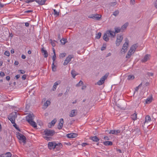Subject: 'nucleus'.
Returning <instances> with one entry per match:
<instances>
[{"label": "nucleus", "instance_id": "f257e3e1", "mask_svg": "<svg viewBox=\"0 0 157 157\" xmlns=\"http://www.w3.org/2000/svg\"><path fill=\"white\" fill-rule=\"evenodd\" d=\"M44 137L45 139L48 141L50 140L51 138L47 136H51L54 135L55 133V132L53 130H50L46 129L44 132Z\"/></svg>", "mask_w": 157, "mask_h": 157}, {"label": "nucleus", "instance_id": "f03ea898", "mask_svg": "<svg viewBox=\"0 0 157 157\" xmlns=\"http://www.w3.org/2000/svg\"><path fill=\"white\" fill-rule=\"evenodd\" d=\"M34 116L33 114H30L26 117V121L33 127L36 128L37 127L35 122L33 121Z\"/></svg>", "mask_w": 157, "mask_h": 157}, {"label": "nucleus", "instance_id": "7ed1b4c3", "mask_svg": "<svg viewBox=\"0 0 157 157\" xmlns=\"http://www.w3.org/2000/svg\"><path fill=\"white\" fill-rule=\"evenodd\" d=\"M137 47L138 45L136 44H135L132 46L126 56V58L127 59H129L131 56L135 53Z\"/></svg>", "mask_w": 157, "mask_h": 157}, {"label": "nucleus", "instance_id": "20e7f679", "mask_svg": "<svg viewBox=\"0 0 157 157\" xmlns=\"http://www.w3.org/2000/svg\"><path fill=\"white\" fill-rule=\"evenodd\" d=\"M125 42L123 44L122 48L121 49L120 52L121 54H124L127 51V48L129 45V41L126 38L125 40Z\"/></svg>", "mask_w": 157, "mask_h": 157}, {"label": "nucleus", "instance_id": "39448f33", "mask_svg": "<svg viewBox=\"0 0 157 157\" xmlns=\"http://www.w3.org/2000/svg\"><path fill=\"white\" fill-rule=\"evenodd\" d=\"M17 112H14L11 113L8 117V119L11 121L12 123H14L15 120L17 118Z\"/></svg>", "mask_w": 157, "mask_h": 157}, {"label": "nucleus", "instance_id": "423d86ee", "mask_svg": "<svg viewBox=\"0 0 157 157\" xmlns=\"http://www.w3.org/2000/svg\"><path fill=\"white\" fill-rule=\"evenodd\" d=\"M17 137L22 142L25 143L26 142V138L23 135L18 132L17 134Z\"/></svg>", "mask_w": 157, "mask_h": 157}, {"label": "nucleus", "instance_id": "0eeeda50", "mask_svg": "<svg viewBox=\"0 0 157 157\" xmlns=\"http://www.w3.org/2000/svg\"><path fill=\"white\" fill-rule=\"evenodd\" d=\"M123 38L122 36L121 35L118 34L117 36V39L116 41V44L117 46H118L120 45Z\"/></svg>", "mask_w": 157, "mask_h": 157}, {"label": "nucleus", "instance_id": "6e6552de", "mask_svg": "<svg viewBox=\"0 0 157 157\" xmlns=\"http://www.w3.org/2000/svg\"><path fill=\"white\" fill-rule=\"evenodd\" d=\"M108 76V75L106 74L104 76H102L98 82L97 84L98 85L100 86L102 85L104 82L105 80L107 78Z\"/></svg>", "mask_w": 157, "mask_h": 157}, {"label": "nucleus", "instance_id": "1a4fd4ad", "mask_svg": "<svg viewBox=\"0 0 157 157\" xmlns=\"http://www.w3.org/2000/svg\"><path fill=\"white\" fill-rule=\"evenodd\" d=\"M74 58V56L72 55H69L63 63L64 66L67 65L69 63L71 60L72 58Z\"/></svg>", "mask_w": 157, "mask_h": 157}, {"label": "nucleus", "instance_id": "9d476101", "mask_svg": "<svg viewBox=\"0 0 157 157\" xmlns=\"http://www.w3.org/2000/svg\"><path fill=\"white\" fill-rule=\"evenodd\" d=\"M59 145L55 142H49L48 143V147L49 149H54Z\"/></svg>", "mask_w": 157, "mask_h": 157}, {"label": "nucleus", "instance_id": "9b49d317", "mask_svg": "<svg viewBox=\"0 0 157 157\" xmlns=\"http://www.w3.org/2000/svg\"><path fill=\"white\" fill-rule=\"evenodd\" d=\"M101 17V15L98 14H92L89 16V17L97 20H99Z\"/></svg>", "mask_w": 157, "mask_h": 157}, {"label": "nucleus", "instance_id": "f8f14e48", "mask_svg": "<svg viewBox=\"0 0 157 157\" xmlns=\"http://www.w3.org/2000/svg\"><path fill=\"white\" fill-rule=\"evenodd\" d=\"M78 113L77 110L76 109L72 110L70 113L69 116L71 117H73L76 116Z\"/></svg>", "mask_w": 157, "mask_h": 157}, {"label": "nucleus", "instance_id": "ddd939ff", "mask_svg": "<svg viewBox=\"0 0 157 157\" xmlns=\"http://www.w3.org/2000/svg\"><path fill=\"white\" fill-rule=\"evenodd\" d=\"M64 121L63 119V118H61L60 119L59 123L58 126V128L59 129H61L62 128L63 126Z\"/></svg>", "mask_w": 157, "mask_h": 157}, {"label": "nucleus", "instance_id": "4468645a", "mask_svg": "<svg viewBox=\"0 0 157 157\" xmlns=\"http://www.w3.org/2000/svg\"><path fill=\"white\" fill-rule=\"evenodd\" d=\"M121 132V131L119 130H112L110 131L109 133L110 134L117 135V134L120 133Z\"/></svg>", "mask_w": 157, "mask_h": 157}, {"label": "nucleus", "instance_id": "2eb2a0df", "mask_svg": "<svg viewBox=\"0 0 157 157\" xmlns=\"http://www.w3.org/2000/svg\"><path fill=\"white\" fill-rule=\"evenodd\" d=\"M77 136V134L75 133H71L68 134L67 135V136L70 138H72L76 137Z\"/></svg>", "mask_w": 157, "mask_h": 157}, {"label": "nucleus", "instance_id": "dca6fc26", "mask_svg": "<svg viewBox=\"0 0 157 157\" xmlns=\"http://www.w3.org/2000/svg\"><path fill=\"white\" fill-rule=\"evenodd\" d=\"M12 156V154L10 152H6L5 154H2L0 155L1 157H11Z\"/></svg>", "mask_w": 157, "mask_h": 157}, {"label": "nucleus", "instance_id": "f3484780", "mask_svg": "<svg viewBox=\"0 0 157 157\" xmlns=\"http://www.w3.org/2000/svg\"><path fill=\"white\" fill-rule=\"evenodd\" d=\"M107 32H108L111 38H113L115 37L116 34L114 32L111 30H108L107 31Z\"/></svg>", "mask_w": 157, "mask_h": 157}, {"label": "nucleus", "instance_id": "a211bd4d", "mask_svg": "<svg viewBox=\"0 0 157 157\" xmlns=\"http://www.w3.org/2000/svg\"><path fill=\"white\" fill-rule=\"evenodd\" d=\"M51 102L50 101L47 100L45 102L43 105V108L45 109L50 104Z\"/></svg>", "mask_w": 157, "mask_h": 157}, {"label": "nucleus", "instance_id": "6ab92c4d", "mask_svg": "<svg viewBox=\"0 0 157 157\" xmlns=\"http://www.w3.org/2000/svg\"><path fill=\"white\" fill-rule=\"evenodd\" d=\"M150 55H146L145 56L144 58L142 60L143 62H146L149 59Z\"/></svg>", "mask_w": 157, "mask_h": 157}, {"label": "nucleus", "instance_id": "aec40b11", "mask_svg": "<svg viewBox=\"0 0 157 157\" xmlns=\"http://www.w3.org/2000/svg\"><path fill=\"white\" fill-rule=\"evenodd\" d=\"M60 84V82L59 81H57L56 82L54 83L53 86V90L55 91L56 90L57 86Z\"/></svg>", "mask_w": 157, "mask_h": 157}, {"label": "nucleus", "instance_id": "412c9836", "mask_svg": "<svg viewBox=\"0 0 157 157\" xmlns=\"http://www.w3.org/2000/svg\"><path fill=\"white\" fill-rule=\"evenodd\" d=\"M90 139L94 141H95L96 142H98L99 140V139L96 136L90 137Z\"/></svg>", "mask_w": 157, "mask_h": 157}, {"label": "nucleus", "instance_id": "4be33fe9", "mask_svg": "<svg viewBox=\"0 0 157 157\" xmlns=\"http://www.w3.org/2000/svg\"><path fill=\"white\" fill-rule=\"evenodd\" d=\"M41 52L44 56V57L47 58L48 56V53L47 52L46 50L42 48L41 49Z\"/></svg>", "mask_w": 157, "mask_h": 157}, {"label": "nucleus", "instance_id": "5701e85b", "mask_svg": "<svg viewBox=\"0 0 157 157\" xmlns=\"http://www.w3.org/2000/svg\"><path fill=\"white\" fill-rule=\"evenodd\" d=\"M151 121V117L150 116L147 115L145 117V120L144 123H148Z\"/></svg>", "mask_w": 157, "mask_h": 157}, {"label": "nucleus", "instance_id": "b1692460", "mask_svg": "<svg viewBox=\"0 0 157 157\" xmlns=\"http://www.w3.org/2000/svg\"><path fill=\"white\" fill-rule=\"evenodd\" d=\"M47 0H36V2L40 5L44 4Z\"/></svg>", "mask_w": 157, "mask_h": 157}, {"label": "nucleus", "instance_id": "393cba45", "mask_svg": "<svg viewBox=\"0 0 157 157\" xmlns=\"http://www.w3.org/2000/svg\"><path fill=\"white\" fill-rule=\"evenodd\" d=\"M104 144L105 145H112V142L110 141H107L103 142Z\"/></svg>", "mask_w": 157, "mask_h": 157}, {"label": "nucleus", "instance_id": "a878e982", "mask_svg": "<svg viewBox=\"0 0 157 157\" xmlns=\"http://www.w3.org/2000/svg\"><path fill=\"white\" fill-rule=\"evenodd\" d=\"M152 97L147 98L146 100L145 103L146 104H149L152 101Z\"/></svg>", "mask_w": 157, "mask_h": 157}, {"label": "nucleus", "instance_id": "bb28decb", "mask_svg": "<svg viewBox=\"0 0 157 157\" xmlns=\"http://www.w3.org/2000/svg\"><path fill=\"white\" fill-rule=\"evenodd\" d=\"M71 74L72 75V77L73 78H75V77L77 75L76 71L74 70H72L71 72Z\"/></svg>", "mask_w": 157, "mask_h": 157}, {"label": "nucleus", "instance_id": "cd10ccee", "mask_svg": "<svg viewBox=\"0 0 157 157\" xmlns=\"http://www.w3.org/2000/svg\"><path fill=\"white\" fill-rule=\"evenodd\" d=\"M53 52L54 53V55L52 57V60L53 61V62L54 63L55 59H56V53H55V51L54 49V48H53Z\"/></svg>", "mask_w": 157, "mask_h": 157}, {"label": "nucleus", "instance_id": "c85d7f7f", "mask_svg": "<svg viewBox=\"0 0 157 157\" xmlns=\"http://www.w3.org/2000/svg\"><path fill=\"white\" fill-rule=\"evenodd\" d=\"M103 39L104 40L106 41H108L109 40V38L105 33L104 34V35L103 36Z\"/></svg>", "mask_w": 157, "mask_h": 157}, {"label": "nucleus", "instance_id": "c756f323", "mask_svg": "<svg viewBox=\"0 0 157 157\" xmlns=\"http://www.w3.org/2000/svg\"><path fill=\"white\" fill-rule=\"evenodd\" d=\"M131 118L133 120H136L137 118V114L135 113L132 114L131 116Z\"/></svg>", "mask_w": 157, "mask_h": 157}, {"label": "nucleus", "instance_id": "7c9ffc66", "mask_svg": "<svg viewBox=\"0 0 157 157\" xmlns=\"http://www.w3.org/2000/svg\"><path fill=\"white\" fill-rule=\"evenodd\" d=\"M135 78L134 76L133 75H130L128 76L127 79L128 80L133 79Z\"/></svg>", "mask_w": 157, "mask_h": 157}, {"label": "nucleus", "instance_id": "2f4dec72", "mask_svg": "<svg viewBox=\"0 0 157 157\" xmlns=\"http://www.w3.org/2000/svg\"><path fill=\"white\" fill-rule=\"evenodd\" d=\"M54 62H53L52 64V70L53 71H56V67L54 65Z\"/></svg>", "mask_w": 157, "mask_h": 157}, {"label": "nucleus", "instance_id": "473e14b6", "mask_svg": "<svg viewBox=\"0 0 157 157\" xmlns=\"http://www.w3.org/2000/svg\"><path fill=\"white\" fill-rule=\"evenodd\" d=\"M61 43L63 44H64L67 42V40L64 38H62L60 40Z\"/></svg>", "mask_w": 157, "mask_h": 157}, {"label": "nucleus", "instance_id": "72a5a7b5", "mask_svg": "<svg viewBox=\"0 0 157 157\" xmlns=\"http://www.w3.org/2000/svg\"><path fill=\"white\" fill-rule=\"evenodd\" d=\"M53 11L54 12V15L56 16H57L59 15V12H58L55 9H53Z\"/></svg>", "mask_w": 157, "mask_h": 157}, {"label": "nucleus", "instance_id": "f704fd0d", "mask_svg": "<svg viewBox=\"0 0 157 157\" xmlns=\"http://www.w3.org/2000/svg\"><path fill=\"white\" fill-rule=\"evenodd\" d=\"M128 25V23H125L121 27V29L123 30H124L125 29L127 26Z\"/></svg>", "mask_w": 157, "mask_h": 157}, {"label": "nucleus", "instance_id": "c9c22d12", "mask_svg": "<svg viewBox=\"0 0 157 157\" xmlns=\"http://www.w3.org/2000/svg\"><path fill=\"white\" fill-rule=\"evenodd\" d=\"M66 54L65 53H61L59 55V57L60 58H62L65 56H66Z\"/></svg>", "mask_w": 157, "mask_h": 157}, {"label": "nucleus", "instance_id": "e433bc0d", "mask_svg": "<svg viewBox=\"0 0 157 157\" xmlns=\"http://www.w3.org/2000/svg\"><path fill=\"white\" fill-rule=\"evenodd\" d=\"M115 33H118L120 32L121 30L120 28L119 27L116 28H115Z\"/></svg>", "mask_w": 157, "mask_h": 157}, {"label": "nucleus", "instance_id": "4c0bfd02", "mask_svg": "<svg viewBox=\"0 0 157 157\" xmlns=\"http://www.w3.org/2000/svg\"><path fill=\"white\" fill-rule=\"evenodd\" d=\"M50 41L51 44L53 47H54L56 46V41L54 40L53 41L52 40H50Z\"/></svg>", "mask_w": 157, "mask_h": 157}, {"label": "nucleus", "instance_id": "58836bf2", "mask_svg": "<svg viewBox=\"0 0 157 157\" xmlns=\"http://www.w3.org/2000/svg\"><path fill=\"white\" fill-rule=\"evenodd\" d=\"M119 13V11L118 10H117L114 11L113 13V15L116 17L117 16Z\"/></svg>", "mask_w": 157, "mask_h": 157}, {"label": "nucleus", "instance_id": "ea45409f", "mask_svg": "<svg viewBox=\"0 0 157 157\" xmlns=\"http://www.w3.org/2000/svg\"><path fill=\"white\" fill-rule=\"evenodd\" d=\"M83 84V82L82 81L80 80V81L76 85V86H80L82 85Z\"/></svg>", "mask_w": 157, "mask_h": 157}, {"label": "nucleus", "instance_id": "a19ab883", "mask_svg": "<svg viewBox=\"0 0 157 157\" xmlns=\"http://www.w3.org/2000/svg\"><path fill=\"white\" fill-rule=\"evenodd\" d=\"M101 33H98V34H96V38L97 39H99L101 36Z\"/></svg>", "mask_w": 157, "mask_h": 157}, {"label": "nucleus", "instance_id": "79ce46f5", "mask_svg": "<svg viewBox=\"0 0 157 157\" xmlns=\"http://www.w3.org/2000/svg\"><path fill=\"white\" fill-rule=\"evenodd\" d=\"M57 120L56 119H54L51 122L50 124H52V125H54L55 124Z\"/></svg>", "mask_w": 157, "mask_h": 157}, {"label": "nucleus", "instance_id": "37998d69", "mask_svg": "<svg viewBox=\"0 0 157 157\" xmlns=\"http://www.w3.org/2000/svg\"><path fill=\"white\" fill-rule=\"evenodd\" d=\"M36 0H26L25 2L26 3H28L30 2H33L34 1H35L36 2Z\"/></svg>", "mask_w": 157, "mask_h": 157}, {"label": "nucleus", "instance_id": "c03bdc74", "mask_svg": "<svg viewBox=\"0 0 157 157\" xmlns=\"http://www.w3.org/2000/svg\"><path fill=\"white\" fill-rule=\"evenodd\" d=\"M117 4L116 2H111L110 3V5L111 6H115Z\"/></svg>", "mask_w": 157, "mask_h": 157}, {"label": "nucleus", "instance_id": "a18cd8bd", "mask_svg": "<svg viewBox=\"0 0 157 157\" xmlns=\"http://www.w3.org/2000/svg\"><path fill=\"white\" fill-rule=\"evenodd\" d=\"M142 85V83H141L138 86L136 87L135 89V91H137L139 89V87H140Z\"/></svg>", "mask_w": 157, "mask_h": 157}, {"label": "nucleus", "instance_id": "49530a36", "mask_svg": "<svg viewBox=\"0 0 157 157\" xmlns=\"http://www.w3.org/2000/svg\"><path fill=\"white\" fill-rule=\"evenodd\" d=\"M106 48V45L105 44H104L103 46L101 48V51H103Z\"/></svg>", "mask_w": 157, "mask_h": 157}, {"label": "nucleus", "instance_id": "de8ad7c7", "mask_svg": "<svg viewBox=\"0 0 157 157\" xmlns=\"http://www.w3.org/2000/svg\"><path fill=\"white\" fill-rule=\"evenodd\" d=\"M4 54L7 56H9L10 55V53L8 51H6L4 53Z\"/></svg>", "mask_w": 157, "mask_h": 157}, {"label": "nucleus", "instance_id": "09e8293b", "mask_svg": "<svg viewBox=\"0 0 157 157\" xmlns=\"http://www.w3.org/2000/svg\"><path fill=\"white\" fill-rule=\"evenodd\" d=\"M135 0H130V4L132 5H134L135 4Z\"/></svg>", "mask_w": 157, "mask_h": 157}, {"label": "nucleus", "instance_id": "8fccbe9b", "mask_svg": "<svg viewBox=\"0 0 157 157\" xmlns=\"http://www.w3.org/2000/svg\"><path fill=\"white\" fill-rule=\"evenodd\" d=\"M26 77H27L26 75H24L22 77V79L23 80H24L26 79Z\"/></svg>", "mask_w": 157, "mask_h": 157}, {"label": "nucleus", "instance_id": "3c124183", "mask_svg": "<svg viewBox=\"0 0 157 157\" xmlns=\"http://www.w3.org/2000/svg\"><path fill=\"white\" fill-rule=\"evenodd\" d=\"M18 71H19L22 74L25 73V71L22 70H19Z\"/></svg>", "mask_w": 157, "mask_h": 157}, {"label": "nucleus", "instance_id": "603ef678", "mask_svg": "<svg viewBox=\"0 0 157 157\" xmlns=\"http://www.w3.org/2000/svg\"><path fill=\"white\" fill-rule=\"evenodd\" d=\"M13 124H14L13 125V126H14V127L16 128L17 129V130H18V131H20L19 128L17 127V125H16V124H15V123H13Z\"/></svg>", "mask_w": 157, "mask_h": 157}, {"label": "nucleus", "instance_id": "864d4df0", "mask_svg": "<svg viewBox=\"0 0 157 157\" xmlns=\"http://www.w3.org/2000/svg\"><path fill=\"white\" fill-rule=\"evenodd\" d=\"M0 76L1 77H4L5 76V74L3 72H1L0 73Z\"/></svg>", "mask_w": 157, "mask_h": 157}, {"label": "nucleus", "instance_id": "5fc2aeb1", "mask_svg": "<svg viewBox=\"0 0 157 157\" xmlns=\"http://www.w3.org/2000/svg\"><path fill=\"white\" fill-rule=\"evenodd\" d=\"M87 144H88L87 143H83L82 144V147H85V146L87 145Z\"/></svg>", "mask_w": 157, "mask_h": 157}, {"label": "nucleus", "instance_id": "6e6d98bb", "mask_svg": "<svg viewBox=\"0 0 157 157\" xmlns=\"http://www.w3.org/2000/svg\"><path fill=\"white\" fill-rule=\"evenodd\" d=\"M105 34H106V36L108 37L109 38V37H110L109 34V33L108 32H107V31H106Z\"/></svg>", "mask_w": 157, "mask_h": 157}, {"label": "nucleus", "instance_id": "4d7b16f0", "mask_svg": "<svg viewBox=\"0 0 157 157\" xmlns=\"http://www.w3.org/2000/svg\"><path fill=\"white\" fill-rule=\"evenodd\" d=\"M20 75H17L15 76V78L17 79H18V78H20Z\"/></svg>", "mask_w": 157, "mask_h": 157}, {"label": "nucleus", "instance_id": "13d9d810", "mask_svg": "<svg viewBox=\"0 0 157 157\" xmlns=\"http://www.w3.org/2000/svg\"><path fill=\"white\" fill-rule=\"evenodd\" d=\"M25 25L26 27H28L29 25V23L28 22H26L25 23Z\"/></svg>", "mask_w": 157, "mask_h": 157}, {"label": "nucleus", "instance_id": "bf43d9fd", "mask_svg": "<svg viewBox=\"0 0 157 157\" xmlns=\"http://www.w3.org/2000/svg\"><path fill=\"white\" fill-rule=\"evenodd\" d=\"M104 139L105 140H109V138L108 136H105L104 137Z\"/></svg>", "mask_w": 157, "mask_h": 157}, {"label": "nucleus", "instance_id": "052dcab7", "mask_svg": "<svg viewBox=\"0 0 157 157\" xmlns=\"http://www.w3.org/2000/svg\"><path fill=\"white\" fill-rule=\"evenodd\" d=\"M6 79L7 80L9 81L10 80V77L9 76H7L6 77Z\"/></svg>", "mask_w": 157, "mask_h": 157}, {"label": "nucleus", "instance_id": "680f3d73", "mask_svg": "<svg viewBox=\"0 0 157 157\" xmlns=\"http://www.w3.org/2000/svg\"><path fill=\"white\" fill-rule=\"evenodd\" d=\"M14 64L16 65H17L18 64H19V63L18 62V61H15L14 62Z\"/></svg>", "mask_w": 157, "mask_h": 157}, {"label": "nucleus", "instance_id": "e2e57ef3", "mask_svg": "<svg viewBox=\"0 0 157 157\" xmlns=\"http://www.w3.org/2000/svg\"><path fill=\"white\" fill-rule=\"evenodd\" d=\"M155 6L156 8H157V0L155 2Z\"/></svg>", "mask_w": 157, "mask_h": 157}, {"label": "nucleus", "instance_id": "0e129e2a", "mask_svg": "<svg viewBox=\"0 0 157 157\" xmlns=\"http://www.w3.org/2000/svg\"><path fill=\"white\" fill-rule=\"evenodd\" d=\"M4 5L2 4L0 2V9L4 6Z\"/></svg>", "mask_w": 157, "mask_h": 157}, {"label": "nucleus", "instance_id": "69168bd1", "mask_svg": "<svg viewBox=\"0 0 157 157\" xmlns=\"http://www.w3.org/2000/svg\"><path fill=\"white\" fill-rule=\"evenodd\" d=\"M21 58L23 59H25L26 58V56L25 55H23L21 56Z\"/></svg>", "mask_w": 157, "mask_h": 157}, {"label": "nucleus", "instance_id": "338daca9", "mask_svg": "<svg viewBox=\"0 0 157 157\" xmlns=\"http://www.w3.org/2000/svg\"><path fill=\"white\" fill-rule=\"evenodd\" d=\"M11 53L12 54H13L14 53V49H12L11 50Z\"/></svg>", "mask_w": 157, "mask_h": 157}, {"label": "nucleus", "instance_id": "774afa93", "mask_svg": "<svg viewBox=\"0 0 157 157\" xmlns=\"http://www.w3.org/2000/svg\"><path fill=\"white\" fill-rule=\"evenodd\" d=\"M117 151L119 152L120 153H121L122 151L120 149H117Z\"/></svg>", "mask_w": 157, "mask_h": 157}]
</instances>
